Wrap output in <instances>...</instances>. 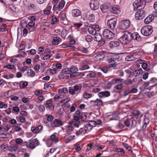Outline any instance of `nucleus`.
I'll return each instance as SVG.
<instances>
[{"label":"nucleus","instance_id":"nucleus-1","mask_svg":"<svg viewBox=\"0 0 157 157\" xmlns=\"http://www.w3.org/2000/svg\"><path fill=\"white\" fill-rule=\"evenodd\" d=\"M106 61L109 63H111L109 65V67H113L114 69H116L117 67L116 64H115V61L121 62L122 60L120 56L117 55H111L107 56L106 57Z\"/></svg>","mask_w":157,"mask_h":157},{"label":"nucleus","instance_id":"nucleus-2","mask_svg":"<svg viewBox=\"0 0 157 157\" xmlns=\"http://www.w3.org/2000/svg\"><path fill=\"white\" fill-rule=\"evenodd\" d=\"M132 33L129 32L124 31L119 40L121 43L124 44H128L132 40Z\"/></svg>","mask_w":157,"mask_h":157},{"label":"nucleus","instance_id":"nucleus-3","mask_svg":"<svg viewBox=\"0 0 157 157\" xmlns=\"http://www.w3.org/2000/svg\"><path fill=\"white\" fill-rule=\"evenodd\" d=\"M82 89V86L81 84H76L69 88V92L71 95H77L78 93L81 91Z\"/></svg>","mask_w":157,"mask_h":157},{"label":"nucleus","instance_id":"nucleus-4","mask_svg":"<svg viewBox=\"0 0 157 157\" xmlns=\"http://www.w3.org/2000/svg\"><path fill=\"white\" fill-rule=\"evenodd\" d=\"M24 144L25 145H26L27 148L33 149L39 145L40 142L36 138H35L30 140L29 143L27 142H25Z\"/></svg>","mask_w":157,"mask_h":157},{"label":"nucleus","instance_id":"nucleus-5","mask_svg":"<svg viewBox=\"0 0 157 157\" xmlns=\"http://www.w3.org/2000/svg\"><path fill=\"white\" fill-rule=\"evenodd\" d=\"M153 31L152 27L151 25H147L143 27L141 29V34L146 36L150 35Z\"/></svg>","mask_w":157,"mask_h":157},{"label":"nucleus","instance_id":"nucleus-6","mask_svg":"<svg viewBox=\"0 0 157 157\" xmlns=\"http://www.w3.org/2000/svg\"><path fill=\"white\" fill-rule=\"evenodd\" d=\"M134 6V10L138 9H142L145 6V2L144 0H137L133 3Z\"/></svg>","mask_w":157,"mask_h":157},{"label":"nucleus","instance_id":"nucleus-7","mask_svg":"<svg viewBox=\"0 0 157 157\" xmlns=\"http://www.w3.org/2000/svg\"><path fill=\"white\" fill-rule=\"evenodd\" d=\"M130 23V22L128 20H123L120 22L118 29L120 30L126 29L129 27Z\"/></svg>","mask_w":157,"mask_h":157},{"label":"nucleus","instance_id":"nucleus-8","mask_svg":"<svg viewBox=\"0 0 157 157\" xmlns=\"http://www.w3.org/2000/svg\"><path fill=\"white\" fill-rule=\"evenodd\" d=\"M69 68L70 69V73H71L70 75L71 78H74L80 75V73L79 72H77L78 69L77 67L72 66Z\"/></svg>","mask_w":157,"mask_h":157},{"label":"nucleus","instance_id":"nucleus-9","mask_svg":"<svg viewBox=\"0 0 157 157\" xmlns=\"http://www.w3.org/2000/svg\"><path fill=\"white\" fill-rule=\"evenodd\" d=\"M110 13L114 15H118L121 12L120 7L117 5H113L110 8Z\"/></svg>","mask_w":157,"mask_h":157},{"label":"nucleus","instance_id":"nucleus-10","mask_svg":"<svg viewBox=\"0 0 157 157\" xmlns=\"http://www.w3.org/2000/svg\"><path fill=\"white\" fill-rule=\"evenodd\" d=\"M103 34L104 36L107 39H112L115 36V34L113 32L107 29H104Z\"/></svg>","mask_w":157,"mask_h":157},{"label":"nucleus","instance_id":"nucleus-11","mask_svg":"<svg viewBox=\"0 0 157 157\" xmlns=\"http://www.w3.org/2000/svg\"><path fill=\"white\" fill-rule=\"evenodd\" d=\"M117 19L115 17L109 20L107 22L108 27L111 29H113L116 26Z\"/></svg>","mask_w":157,"mask_h":157},{"label":"nucleus","instance_id":"nucleus-12","mask_svg":"<svg viewBox=\"0 0 157 157\" xmlns=\"http://www.w3.org/2000/svg\"><path fill=\"white\" fill-rule=\"evenodd\" d=\"M145 15L144 11L142 9L137 11L135 14V17L137 20L143 19Z\"/></svg>","mask_w":157,"mask_h":157},{"label":"nucleus","instance_id":"nucleus-13","mask_svg":"<svg viewBox=\"0 0 157 157\" xmlns=\"http://www.w3.org/2000/svg\"><path fill=\"white\" fill-rule=\"evenodd\" d=\"M44 105L47 109L50 111H53L55 107V106L52 103V101L51 99L48 100L44 104Z\"/></svg>","mask_w":157,"mask_h":157},{"label":"nucleus","instance_id":"nucleus-14","mask_svg":"<svg viewBox=\"0 0 157 157\" xmlns=\"http://www.w3.org/2000/svg\"><path fill=\"white\" fill-rule=\"evenodd\" d=\"M24 5L26 8L29 10L34 11L37 9V7L35 5L29 2L26 1Z\"/></svg>","mask_w":157,"mask_h":157},{"label":"nucleus","instance_id":"nucleus-15","mask_svg":"<svg viewBox=\"0 0 157 157\" xmlns=\"http://www.w3.org/2000/svg\"><path fill=\"white\" fill-rule=\"evenodd\" d=\"M63 122L60 120L56 119L51 123V126L53 128L59 127V125H63Z\"/></svg>","mask_w":157,"mask_h":157},{"label":"nucleus","instance_id":"nucleus-16","mask_svg":"<svg viewBox=\"0 0 157 157\" xmlns=\"http://www.w3.org/2000/svg\"><path fill=\"white\" fill-rule=\"evenodd\" d=\"M43 129V126L39 125L37 127H32L31 128V131L34 134H37L40 132Z\"/></svg>","mask_w":157,"mask_h":157},{"label":"nucleus","instance_id":"nucleus-17","mask_svg":"<svg viewBox=\"0 0 157 157\" xmlns=\"http://www.w3.org/2000/svg\"><path fill=\"white\" fill-rule=\"evenodd\" d=\"M90 5V8L93 10H97L99 7L97 1L95 0L91 1Z\"/></svg>","mask_w":157,"mask_h":157},{"label":"nucleus","instance_id":"nucleus-18","mask_svg":"<svg viewBox=\"0 0 157 157\" xmlns=\"http://www.w3.org/2000/svg\"><path fill=\"white\" fill-rule=\"evenodd\" d=\"M110 95V92L108 91H105L101 92L98 94V96L100 98L103 97H108Z\"/></svg>","mask_w":157,"mask_h":157},{"label":"nucleus","instance_id":"nucleus-19","mask_svg":"<svg viewBox=\"0 0 157 157\" xmlns=\"http://www.w3.org/2000/svg\"><path fill=\"white\" fill-rule=\"evenodd\" d=\"M71 13L72 15L75 17H78L82 15V13L78 9H74L72 10Z\"/></svg>","mask_w":157,"mask_h":157},{"label":"nucleus","instance_id":"nucleus-20","mask_svg":"<svg viewBox=\"0 0 157 157\" xmlns=\"http://www.w3.org/2000/svg\"><path fill=\"white\" fill-rule=\"evenodd\" d=\"M86 133V130L84 128H80L79 129L77 130L75 132V134L76 136L83 135Z\"/></svg>","mask_w":157,"mask_h":157},{"label":"nucleus","instance_id":"nucleus-21","mask_svg":"<svg viewBox=\"0 0 157 157\" xmlns=\"http://www.w3.org/2000/svg\"><path fill=\"white\" fill-rule=\"evenodd\" d=\"M154 18V16L152 15H149L144 20V23L146 24H149L153 20Z\"/></svg>","mask_w":157,"mask_h":157},{"label":"nucleus","instance_id":"nucleus-22","mask_svg":"<svg viewBox=\"0 0 157 157\" xmlns=\"http://www.w3.org/2000/svg\"><path fill=\"white\" fill-rule=\"evenodd\" d=\"M132 39H133L134 40H137L138 41H140L141 40V38L140 36L137 33L132 34Z\"/></svg>","mask_w":157,"mask_h":157},{"label":"nucleus","instance_id":"nucleus-23","mask_svg":"<svg viewBox=\"0 0 157 157\" xmlns=\"http://www.w3.org/2000/svg\"><path fill=\"white\" fill-rule=\"evenodd\" d=\"M62 41L61 38L58 37H53V41H52V44L55 45L58 44L59 43Z\"/></svg>","mask_w":157,"mask_h":157},{"label":"nucleus","instance_id":"nucleus-24","mask_svg":"<svg viewBox=\"0 0 157 157\" xmlns=\"http://www.w3.org/2000/svg\"><path fill=\"white\" fill-rule=\"evenodd\" d=\"M105 55L103 53L100 54L94 57V60L97 61L102 60L105 57Z\"/></svg>","mask_w":157,"mask_h":157},{"label":"nucleus","instance_id":"nucleus-25","mask_svg":"<svg viewBox=\"0 0 157 157\" xmlns=\"http://www.w3.org/2000/svg\"><path fill=\"white\" fill-rule=\"evenodd\" d=\"M74 128L71 125H68L66 126V132L69 134H71L74 131Z\"/></svg>","mask_w":157,"mask_h":157},{"label":"nucleus","instance_id":"nucleus-26","mask_svg":"<svg viewBox=\"0 0 157 157\" xmlns=\"http://www.w3.org/2000/svg\"><path fill=\"white\" fill-rule=\"evenodd\" d=\"M149 120L147 118H145L143 121V125L142 126V129L143 131L145 130L147 124L149 123Z\"/></svg>","mask_w":157,"mask_h":157},{"label":"nucleus","instance_id":"nucleus-27","mask_svg":"<svg viewBox=\"0 0 157 157\" xmlns=\"http://www.w3.org/2000/svg\"><path fill=\"white\" fill-rule=\"evenodd\" d=\"M120 45V43L117 41H111L109 44V46L111 48H113L118 46Z\"/></svg>","mask_w":157,"mask_h":157},{"label":"nucleus","instance_id":"nucleus-28","mask_svg":"<svg viewBox=\"0 0 157 157\" xmlns=\"http://www.w3.org/2000/svg\"><path fill=\"white\" fill-rule=\"evenodd\" d=\"M69 75H66L64 73H63V71H61L60 72L59 74L58 75V78L62 79H68L70 77Z\"/></svg>","mask_w":157,"mask_h":157},{"label":"nucleus","instance_id":"nucleus-29","mask_svg":"<svg viewBox=\"0 0 157 157\" xmlns=\"http://www.w3.org/2000/svg\"><path fill=\"white\" fill-rule=\"evenodd\" d=\"M88 63L89 62H88L86 61H84L82 65V68L80 69L82 70L88 69L89 68V66L87 65Z\"/></svg>","mask_w":157,"mask_h":157},{"label":"nucleus","instance_id":"nucleus-30","mask_svg":"<svg viewBox=\"0 0 157 157\" xmlns=\"http://www.w3.org/2000/svg\"><path fill=\"white\" fill-rule=\"evenodd\" d=\"M94 105L99 106L102 105L103 102L101 99L97 98L94 101Z\"/></svg>","mask_w":157,"mask_h":157},{"label":"nucleus","instance_id":"nucleus-31","mask_svg":"<svg viewBox=\"0 0 157 157\" xmlns=\"http://www.w3.org/2000/svg\"><path fill=\"white\" fill-rule=\"evenodd\" d=\"M108 7V6L106 5H102L101 6L100 9L103 13H105L107 11Z\"/></svg>","mask_w":157,"mask_h":157},{"label":"nucleus","instance_id":"nucleus-32","mask_svg":"<svg viewBox=\"0 0 157 157\" xmlns=\"http://www.w3.org/2000/svg\"><path fill=\"white\" fill-rule=\"evenodd\" d=\"M94 40L98 41H100L102 39V36L101 34L98 33H96L94 34Z\"/></svg>","mask_w":157,"mask_h":157},{"label":"nucleus","instance_id":"nucleus-33","mask_svg":"<svg viewBox=\"0 0 157 157\" xmlns=\"http://www.w3.org/2000/svg\"><path fill=\"white\" fill-rule=\"evenodd\" d=\"M83 128H84V129L86 130V133H87L88 131H89L92 130L93 128V127L90 125V124L89 123L86 124Z\"/></svg>","mask_w":157,"mask_h":157},{"label":"nucleus","instance_id":"nucleus-34","mask_svg":"<svg viewBox=\"0 0 157 157\" xmlns=\"http://www.w3.org/2000/svg\"><path fill=\"white\" fill-rule=\"evenodd\" d=\"M27 74L29 76L31 77H34L35 75V72L31 69L28 70Z\"/></svg>","mask_w":157,"mask_h":157},{"label":"nucleus","instance_id":"nucleus-35","mask_svg":"<svg viewBox=\"0 0 157 157\" xmlns=\"http://www.w3.org/2000/svg\"><path fill=\"white\" fill-rule=\"evenodd\" d=\"M56 133H54L50 136L51 140L52 141H54H54L56 143H57L59 141V140L57 138H56Z\"/></svg>","mask_w":157,"mask_h":157},{"label":"nucleus","instance_id":"nucleus-36","mask_svg":"<svg viewBox=\"0 0 157 157\" xmlns=\"http://www.w3.org/2000/svg\"><path fill=\"white\" fill-rule=\"evenodd\" d=\"M142 70V69L140 68L139 70H136L133 71L132 72V75L134 76L139 75L140 73V71Z\"/></svg>","mask_w":157,"mask_h":157},{"label":"nucleus","instance_id":"nucleus-37","mask_svg":"<svg viewBox=\"0 0 157 157\" xmlns=\"http://www.w3.org/2000/svg\"><path fill=\"white\" fill-rule=\"evenodd\" d=\"M88 19L90 22H94L95 20V16L93 14L90 15Z\"/></svg>","mask_w":157,"mask_h":157},{"label":"nucleus","instance_id":"nucleus-38","mask_svg":"<svg viewBox=\"0 0 157 157\" xmlns=\"http://www.w3.org/2000/svg\"><path fill=\"white\" fill-rule=\"evenodd\" d=\"M88 31L90 34L92 35H94L96 33L95 31L94 30V29H93L92 26L88 29Z\"/></svg>","mask_w":157,"mask_h":157},{"label":"nucleus","instance_id":"nucleus-39","mask_svg":"<svg viewBox=\"0 0 157 157\" xmlns=\"http://www.w3.org/2000/svg\"><path fill=\"white\" fill-rule=\"evenodd\" d=\"M65 2L63 0H62L58 5V8L60 9H62L64 6Z\"/></svg>","mask_w":157,"mask_h":157},{"label":"nucleus","instance_id":"nucleus-40","mask_svg":"<svg viewBox=\"0 0 157 157\" xmlns=\"http://www.w3.org/2000/svg\"><path fill=\"white\" fill-rule=\"evenodd\" d=\"M132 114L134 116H139L140 115V113L138 110H135L132 111Z\"/></svg>","mask_w":157,"mask_h":157},{"label":"nucleus","instance_id":"nucleus-41","mask_svg":"<svg viewBox=\"0 0 157 157\" xmlns=\"http://www.w3.org/2000/svg\"><path fill=\"white\" fill-rule=\"evenodd\" d=\"M63 73H64L66 75H69V74H70V69L69 68H66L63 69L62 70Z\"/></svg>","mask_w":157,"mask_h":157},{"label":"nucleus","instance_id":"nucleus-42","mask_svg":"<svg viewBox=\"0 0 157 157\" xmlns=\"http://www.w3.org/2000/svg\"><path fill=\"white\" fill-rule=\"evenodd\" d=\"M86 40L88 42H90L93 40V38L91 35H88L85 37Z\"/></svg>","mask_w":157,"mask_h":157},{"label":"nucleus","instance_id":"nucleus-43","mask_svg":"<svg viewBox=\"0 0 157 157\" xmlns=\"http://www.w3.org/2000/svg\"><path fill=\"white\" fill-rule=\"evenodd\" d=\"M17 146L15 145H13L9 147V149L10 151H15L17 149Z\"/></svg>","mask_w":157,"mask_h":157},{"label":"nucleus","instance_id":"nucleus-44","mask_svg":"<svg viewBox=\"0 0 157 157\" xmlns=\"http://www.w3.org/2000/svg\"><path fill=\"white\" fill-rule=\"evenodd\" d=\"M67 18L66 14L64 13H62L60 18V20L62 21H67Z\"/></svg>","mask_w":157,"mask_h":157},{"label":"nucleus","instance_id":"nucleus-45","mask_svg":"<svg viewBox=\"0 0 157 157\" xmlns=\"http://www.w3.org/2000/svg\"><path fill=\"white\" fill-rule=\"evenodd\" d=\"M91 94H88L87 92L84 93L83 97L85 99H88L91 97Z\"/></svg>","mask_w":157,"mask_h":157},{"label":"nucleus","instance_id":"nucleus-46","mask_svg":"<svg viewBox=\"0 0 157 157\" xmlns=\"http://www.w3.org/2000/svg\"><path fill=\"white\" fill-rule=\"evenodd\" d=\"M67 30L65 29H63L61 32V36L63 39L65 38L66 35L67 34Z\"/></svg>","mask_w":157,"mask_h":157},{"label":"nucleus","instance_id":"nucleus-47","mask_svg":"<svg viewBox=\"0 0 157 157\" xmlns=\"http://www.w3.org/2000/svg\"><path fill=\"white\" fill-rule=\"evenodd\" d=\"M87 76L88 77H90L91 78H94L96 77V74L94 72H91L90 73H89L87 75Z\"/></svg>","mask_w":157,"mask_h":157},{"label":"nucleus","instance_id":"nucleus-48","mask_svg":"<svg viewBox=\"0 0 157 157\" xmlns=\"http://www.w3.org/2000/svg\"><path fill=\"white\" fill-rule=\"evenodd\" d=\"M51 20L52 21V24H55L58 21V19L55 16H53L51 17Z\"/></svg>","mask_w":157,"mask_h":157},{"label":"nucleus","instance_id":"nucleus-49","mask_svg":"<svg viewBox=\"0 0 157 157\" xmlns=\"http://www.w3.org/2000/svg\"><path fill=\"white\" fill-rule=\"evenodd\" d=\"M94 30L96 31H99L100 30V27L98 25H92Z\"/></svg>","mask_w":157,"mask_h":157},{"label":"nucleus","instance_id":"nucleus-50","mask_svg":"<svg viewBox=\"0 0 157 157\" xmlns=\"http://www.w3.org/2000/svg\"><path fill=\"white\" fill-rule=\"evenodd\" d=\"M75 137V136L74 135L69 136L67 139L66 140L65 142L66 143L69 142L70 141L73 140Z\"/></svg>","mask_w":157,"mask_h":157},{"label":"nucleus","instance_id":"nucleus-51","mask_svg":"<svg viewBox=\"0 0 157 157\" xmlns=\"http://www.w3.org/2000/svg\"><path fill=\"white\" fill-rule=\"evenodd\" d=\"M28 83L27 82L22 81L20 82V86H21L23 88H25L28 85Z\"/></svg>","mask_w":157,"mask_h":157},{"label":"nucleus","instance_id":"nucleus-52","mask_svg":"<svg viewBox=\"0 0 157 157\" xmlns=\"http://www.w3.org/2000/svg\"><path fill=\"white\" fill-rule=\"evenodd\" d=\"M115 88L117 90L121 89L122 88V84L120 83L117 84L115 86Z\"/></svg>","mask_w":157,"mask_h":157},{"label":"nucleus","instance_id":"nucleus-53","mask_svg":"<svg viewBox=\"0 0 157 157\" xmlns=\"http://www.w3.org/2000/svg\"><path fill=\"white\" fill-rule=\"evenodd\" d=\"M39 110L40 112H43L45 110L44 106L43 105H40L38 107Z\"/></svg>","mask_w":157,"mask_h":157},{"label":"nucleus","instance_id":"nucleus-54","mask_svg":"<svg viewBox=\"0 0 157 157\" xmlns=\"http://www.w3.org/2000/svg\"><path fill=\"white\" fill-rule=\"evenodd\" d=\"M7 105L6 104H3L2 102H0V109L5 108H7Z\"/></svg>","mask_w":157,"mask_h":157},{"label":"nucleus","instance_id":"nucleus-55","mask_svg":"<svg viewBox=\"0 0 157 157\" xmlns=\"http://www.w3.org/2000/svg\"><path fill=\"white\" fill-rule=\"evenodd\" d=\"M137 124V122L135 119H133L132 120L131 126L132 128H134L136 127Z\"/></svg>","mask_w":157,"mask_h":157},{"label":"nucleus","instance_id":"nucleus-56","mask_svg":"<svg viewBox=\"0 0 157 157\" xmlns=\"http://www.w3.org/2000/svg\"><path fill=\"white\" fill-rule=\"evenodd\" d=\"M130 93V90L129 89H127L124 90L123 95L124 96H126Z\"/></svg>","mask_w":157,"mask_h":157},{"label":"nucleus","instance_id":"nucleus-57","mask_svg":"<svg viewBox=\"0 0 157 157\" xmlns=\"http://www.w3.org/2000/svg\"><path fill=\"white\" fill-rule=\"evenodd\" d=\"M80 116L82 121H85L86 119V115L85 114H82Z\"/></svg>","mask_w":157,"mask_h":157},{"label":"nucleus","instance_id":"nucleus-58","mask_svg":"<svg viewBox=\"0 0 157 157\" xmlns=\"http://www.w3.org/2000/svg\"><path fill=\"white\" fill-rule=\"evenodd\" d=\"M116 151L118 152H121V154H124V150L121 148H117L116 149Z\"/></svg>","mask_w":157,"mask_h":157},{"label":"nucleus","instance_id":"nucleus-59","mask_svg":"<svg viewBox=\"0 0 157 157\" xmlns=\"http://www.w3.org/2000/svg\"><path fill=\"white\" fill-rule=\"evenodd\" d=\"M4 67H6L10 69H13L14 68V66L13 65L8 64L6 66H4Z\"/></svg>","mask_w":157,"mask_h":157},{"label":"nucleus","instance_id":"nucleus-60","mask_svg":"<svg viewBox=\"0 0 157 157\" xmlns=\"http://www.w3.org/2000/svg\"><path fill=\"white\" fill-rule=\"evenodd\" d=\"M29 32L33 31L35 30V28L34 26H27Z\"/></svg>","mask_w":157,"mask_h":157},{"label":"nucleus","instance_id":"nucleus-61","mask_svg":"<svg viewBox=\"0 0 157 157\" xmlns=\"http://www.w3.org/2000/svg\"><path fill=\"white\" fill-rule=\"evenodd\" d=\"M99 42V44L101 46L104 44L105 43V39L104 38H102L101 40L100 41H98Z\"/></svg>","mask_w":157,"mask_h":157},{"label":"nucleus","instance_id":"nucleus-62","mask_svg":"<svg viewBox=\"0 0 157 157\" xmlns=\"http://www.w3.org/2000/svg\"><path fill=\"white\" fill-rule=\"evenodd\" d=\"M133 57L132 56L129 55L126 58V59L128 61H131L133 60Z\"/></svg>","mask_w":157,"mask_h":157},{"label":"nucleus","instance_id":"nucleus-63","mask_svg":"<svg viewBox=\"0 0 157 157\" xmlns=\"http://www.w3.org/2000/svg\"><path fill=\"white\" fill-rule=\"evenodd\" d=\"M15 142L17 144H20L22 142L23 140L22 139L18 138L16 139Z\"/></svg>","mask_w":157,"mask_h":157},{"label":"nucleus","instance_id":"nucleus-64","mask_svg":"<svg viewBox=\"0 0 157 157\" xmlns=\"http://www.w3.org/2000/svg\"><path fill=\"white\" fill-rule=\"evenodd\" d=\"M51 56V55L48 54L44 56L43 58V60H47L49 59Z\"/></svg>","mask_w":157,"mask_h":157}]
</instances>
